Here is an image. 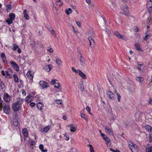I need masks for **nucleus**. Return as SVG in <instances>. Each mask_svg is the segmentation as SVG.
<instances>
[{"instance_id": "obj_1", "label": "nucleus", "mask_w": 152, "mask_h": 152, "mask_svg": "<svg viewBox=\"0 0 152 152\" xmlns=\"http://www.w3.org/2000/svg\"><path fill=\"white\" fill-rule=\"evenodd\" d=\"M23 100V99L20 98L17 99L16 102L13 103L12 105L13 109L14 111H17L20 109Z\"/></svg>"}, {"instance_id": "obj_2", "label": "nucleus", "mask_w": 152, "mask_h": 152, "mask_svg": "<svg viewBox=\"0 0 152 152\" xmlns=\"http://www.w3.org/2000/svg\"><path fill=\"white\" fill-rule=\"evenodd\" d=\"M98 23L101 28L105 31L108 33V34L110 33L109 30L105 27L106 26V23L105 19L102 17L99 18L98 21Z\"/></svg>"}, {"instance_id": "obj_3", "label": "nucleus", "mask_w": 152, "mask_h": 152, "mask_svg": "<svg viewBox=\"0 0 152 152\" xmlns=\"http://www.w3.org/2000/svg\"><path fill=\"white\" fill-rule=\"evenodd\" d=\"M129 146L132 152H138L139 150L137 146L135 144L131 143L129 144Z\"/></svg>"}, {"instance_id": "obj_4", "label": "nucleus", "mask_w": 152, "mask_h": 152, "mask_svg": "<svg viewBox=\"0 0 152 152\" xmlns=\"http://www.w3.org/2000/svg\"><path fill=\"white\" fill-rule=\"evenodd\" d=\"M104 128L106 133L108 135H114V133L112 129L109 128L107 126H104Z\"/></svg>"}, {"instance_id": "obj_5", "label": "nucleus", "mask_w": 152, "mask_h": 152, "mask_svg": "<svg viewBox=\"0 0 152 152\" xmlns=\"http://www.w3.org/2000/svg\"><path fill=\"white\" fill-rule=\"evenodd\" d=\"M115 35L118 38L124 40H126L127 39L124 36L121 35L118 31H116L114 33Z\"/></svg>"}, {"instance_id": "obj_6", "label": "nucleus", "mask_w": 152, "mask_h": 152, "mask_svg": "<svg viewBox=\"0 0 152 152\" xmlns=\"http://www.w3.org/2000/svg\"><path fill=\"white\" fill-rule=\"evenodd\" d=\"M89 42V46L91 48H94L95 46V42L94 39L91 37H89L88 38Z\"/></svg>"}, {"instance_id": "obj_7", "label": "nucleus", "mask_w": 152, "mask_h": 152, "mask_svg": "<svg viewBox=\"0 0 152 152\" xmlns=\"http://www.w3.org/2000/svg\"><path fill=\"white\" fill-rule=\"evenodd\" d=\"M146 7L148 9V12L149 13H151L152 11V1H148Z\"/></svg>"}, {"instance_id": "obj_8", "label": "nucleus", "mask_w": 152, "mask_h": 152, "mask_svg": "<svg viewBox=\"0 0 152 152\" xmlns=\"http://www.w3.org/2000/svg\"><path fill=\"white\" fill-rule=\"evenodd\" d=\"M10 63L11 66L15 70L18 71L19 70L18 66L16 63L13 61H11Z\"/></svg>"}, {"instance_id": "obj_9", "label": "nucleus", "mask_w": 152, "mask_h": 152, "mask_svg": "<svg viewBox=\"0 0 152 152\" xmlns=\"http://www.w3.org/2000/svg\"><path fill=\"white\" fill-rule=\"evenodd\" d=\"M107 96L112 100L115 99L114 94L110 91H108L107 94Z\"/></svg>"}, {"instance_id": "obj_10", "label": "nucleus", "mask_w": 152, "mask_h": 152, "mask_svg": "<svg viewBox=\"0 0 152 152\" xmlns=\"http://www.w3.org/2000/svg\"><path fill=\"white\" fill-rule=\"evenodd\" d=\"M3 107H4V112L7 114H9L10 112V108L9 105L7 104H5Z\"/></svg>"}, {"instance_id": "obj_11", "label": "nucleus", "mask_w": 152, "mask_h": 152, "mask_svg": "<svg viewBox=\"0 0 152 152\" xmlns=\"http://www.w3.org/2000/svg\"><path fill=\"white\" fill-rule=\"evenodd\" d=\"M4 99L5 102H8L11 99V97L7 93H5L4 94Z\"/></svg>"}, {"instance_id": "obj_12", "label": "nucleus", "mask_w": 152, "mask_h": 152, "mask_svg": "<svg viewBox=\"0 0 152 152\" xmlns=\"http://www.w3.org/2000/svg\"><path fill=\"white\" fill-rule=\"evenodd\" d=\"M40 86L42 87L43 88H47L48 87V84L44 81H40L39 83Z\"/></svg>"}, {"instance_id": "obj_13", "label": "nucleus", "mask_w": 152, "mask_h": 152, "mask_svg": "<svg viewBox=\"0 0 152 152\" xmlns=\"http://www.w3.org/2000/svg\"><path fill=\"white\" fill-rule=\"evenodd\" d=\"M68 126L70 127V130L71 132H75L77 130V126H75L74 124H69Z\"/></svg>"}, {"instance_id": "obj_14", "label": "nucleus", "mask_w": 152, "mask_h": 152, "mask_svg": "<svg viewBox=\"0 0 152 152\" xmlns=\"http://www.w3.org/2000/svg\"><path fill=\"white\" fill-rule=\"evenodd\" d=\"M52 66L50 64L44 66V69L46 72H49L52 69Z\"/></svg>"}, {"instance_id": "obj_15", "label": "nucleus", "mask_w": 152, "mask_h": 152, "mask_svg": "<svg viewBox=\"0 0 152 152\" xmlns=\"http://www.w3.org/2000/svg\"><path fill=\"white\" fill-rule=\"evenodd\" d=\"M79 54L80 55V64L81 65H83L85 64V60L83 57L82 56V55L80 52H79Z\"/></svg>"}, {"instance_id": "obj_16", "label": "nucleus", "mask_w": 152, "mask_h": 152, "mask_svg": "<svg viewBox=\"0 0 152 152\" xmlns=\"http://www.w3.org/2000/svg\"><path fill=\"white\" fill-rule=\"evenodd\" d=\"M123 13L126 15H128L129 14V11L126 7H125L122 9Z\"/></svg>"}, {"instance_id": "obj_17", "label": "nucleus", "mask_w": 152, "mask_h": 152, "mask_svg": "<svg viewBox=\"0 0 152 152\" xmlns=\"http://www.w3.org/2000/svg\"><path fill=\"white\" fill-rule=\"evenodd\" d=\"M134 46L137 50L140 51H142V49L140 48L141 45L139 44L136 43L134 44Z\"/></svg>"}, {"instance_id": "obj_18", "label": "nucleus", "mask_w": 152, "mask_h": 152, "mask_svg": "<svg viewBox=\"0 0 152 152\" xmlns=\"http://www.w3.org/2000/svg\"><path fill=\"white\" fill-rule=\"evenodd\" d=\"M79 75L83 78L84 79L86 78V76L81 71L79 70L78 73Z\"/></svg>"}, {"instance_id": "obj_19", "label": "nucleus", "mask_w": 152, "mask_h": 152, "mask_svg": "<svg viewBox=\"0 0 152 152\" xmlns=\"http://www.w3.org/2000/svg\"><path fill=\"white\" fill-rule=\"evenodd\" d=\"M26 75L27 77L30 79H32L33 77V74L31 73V71L28 72L27 73Z\"/></svg>"}, {"instance_id": "obj_20", "label": "nucleus", "mask_w": 152, "mask_h": 152, "mask_svg": "<svg viewBox=\"0 0 152 152\" xmlns=\"http://www.w3.org/2000/svg\"><path fill=\"white\" fill-rule=\"evenodd\" d=\"M26 10H25L23 12V14L24 15V18L26 20H28L29 19V17L28 15L27 14L26 12Z\"/></svg>"}, {"instance_id": "obj_21", "label": "nucleus", "mask_w": 152, "mask_h": 152, "mask_svg": "<svg viewBox=\"0 0 152 152\" xmlns=\"http://www.w3.org/2000/svg\"><path fill=\"white\" fill-rule=\"evenodd\" d=\"M56 62L58 66H59L62 65V61L60 59H56Z\"/></svg>"}, {"instance_id": "obj_22", "label": "nucleus", "mask_w": 152, "mask_h": 152, "mask_svg": "<svg viewBox=\"0 0 152 152\" xmlns=\"http://www.w3.org/2000/svg\"><path fill=\"white\" fill-rule=\"evenodd\" d=\"M22 132L24 136L26 137L28 136V132L26 129H24L22 130Z\"/></svg>"}, {"instance_id": "obj_23", "label": "nucleus", "mask_w": 152, "mask_h": 152, "mask_svg": "<svg viewBox=\"0 0 152 152\" xmlns=\"http://www.w3.org/2000/svg\"><path fill=\"white\" fill-rule=\"evenodd\" d=\"M136 79L137 81L140 83H142L143 81V78L141 77H137Z\"/></svg>"}, {"instance_id": "obj_24", "label": "nucleus", "mask_w": 152, "mask_h": 152, "mask_svg": "<svg viewBox=\"0 0 152 152\" xmlns=\"http://www.w3.org/2000/svg\"><path fill=\"white\" fill-rule=\"evenodd\" d=\"M145 128L146 130L149 132H151L152 130V127L148 125H146L145 126Z\"/></svg>"}, {"instance_id": "obj_25", "label": "nucleus", "mask_w": 152, "mask_h": 152, "mask_svg": "<svg viewBox=\"0 0 152 152\" xmlns=\"http://www.w3.org/2000/svg\"><path fill=\"white\" fill-rule=\"evenodd\" d=\"M43 105V104L40 102L38 103L37 104V107L38 109H39L40 110H42L43 109V108H42Z\"/></svg>"}, {"instance_id": "obj_26", "label": "nucleus", "mask_w": 152, "mask_h": 152, "mask_svg": "<svg viewBox=\"0 0 152 152\" xmlns=\"http://www.w3.org/2000/svg\"><path fill=\"white\" fill-rule=\"evenodd\" d=\"M72 12V10L70 8H69L68 9H66L65 10V13L67 15H69Z\"/></svg>"}, {"instance_id": "obj_27", "label": "nucleus", "mask_w": 152, "mask_h": 152, "mask_svg": "<svg viewBox=\"0 0 152 152\" xmlns=\"http://www.w3.org/2000/svg\"><path fill=\"white\" fill-rule=\"evenodd\" d=\"M44 146L42 144L40 145L39 146V148L40 150L42 151V152H47V150L46 149L44 150L43 149Z\"/></svg>"}, {"instance_id": "obj_28", "label": "nucleus", "mask_w": 152, "mask_h": 152, "mask_svg": "<svg viewBox=\"0 0 152 152\" xmlns=\"http://www.w3.org/2000/svg\"><path fill=\"white\" fill-rule=\"evenodd\" d=\"M32 96H28L26 97L25 99L27 102H30L32 100Z\"/></svg>"}, {"instance_id": "obj_29", "label": "nucleus", "mask_w": 152, "mask_h": 152, "mask_svg": "<svg viewBox=\"0 0 152 152\" xmlns=\"http://www.w3.org/2000/svg\"><path fill=\"white\" fill-rule=\"evenodd\" d=\"M9 17L10 19L13 20L15 18V15L14 13H11L9 14Z\"/></svg>"}, {"instance_id": "obj_30", "label": "nucleus", "mask_w": 152, "mask_h": 152, "mask_svg": "<svg viewBox=\"0 0 152 152\" xmlns=\"http://www.w3.org/2000/svg\"><path fill=\"white\" fill-rule=\"evenodd\" d=\"M50 127V126H48L45 127L43 129V132H45V133L47 132L49 130Z\"/></svg>"}, {"instance_id": "obj_31", "label": "nucleus", "mask_w": 152, "mask_h": 152, "mask_svg": "<svg viewBox=\"0 0 152 152\" xmlns=\"http://www.w3.org/2000/svg\"><path fill=\"white\" fill-rule=\"evenodd\" d=\"M0 86L2 89H4L5 88V86L4 84L3 83L1 80L0 79Z\"/></svg>"}, {"instance_id": "obj_32", "label": "nucleus", "mask_w": 152, "mask_h": 152, "mask_svg": "<svg viewBox=\"0 0 152 152\" xmlns=\"http://www.w3.org/2000/svg\"><path fill=\"white\" fill-rule=\"evenodd\" d=\"M81 118H84L87 122H88V119H87V116L86 115L82 113L81 114Z\"/></svg>"}, {"instance_id": "obj_33", "label": "nucleus", "mask_w": 152, "mask_h": 152, "mask_svg": "<svg viewBox=\"0 0 152 152\" xmlns=\"http://www.w3.org/2000/svg\"><path fill=\"white\" fill-rule=\"evenodd\" d=\"M6 7L7 8L6 9V10L7 12H9V11L11 9V5L10 4H7Z\"/></svg>"}, {"instance_id": "obj_34", "label": "nucleus", "mask_w": 152, "mask_h": 152, "mask_svg": "<svg viewBox=\"0 0 152 152\" xmlns=\"http://www.w3.org/2000/svg\"><path fill=\"white\" fill-rule=\"evenodd\" d=\"M103 139L106 142L107 144L110 141V139L106 135L105 137L103 138Z\"/></svg>"}, {"instance_id": "obj_35", "label": "nucleus", "mask_w": 152, "mask_h": 152, "mask_svg": "<svg viewBox=\"0 0 152 152\" xmlns=\"http://www.w3.org/2000/svg\"><path fill=\"white\" fill-rule=\"evenodd\" d=\"M146 152H152V147H149L146 148Z\"/></svg>"}, {"instance_id": "obj_36", "label": "nucleus", "mask_w": 152, "mask_h": 152, "mask_svg": "<svg viewBox=\"0 0 152 152\" xmlns=\"http://www.w3.org/2000/svg\"><path fill=\"white\" fill-rule=\"evenodd\" d=\"M116 7V4L113 2L112 3V4L110 6L111 8L113 9V10H114Z\"/></svg>"}, {"instance_id": "obj_37", "label": "nucleus", "mask_w": 152, "mask_h": 152, "mask_svg": "<svg viewBox=\"0 0 152 152\" xmlns=\"http://www.w3.org/2000/svg\"><path fill=\"white\" fill-rule=\"evenodd\" d=\"M1 56L4 61L6 60V58L5 57V55L4 53H1Z\"/></svg>"}, {"instance_id": "obj_38", "label": "nucleus", "mask_w": 152, "mask_h": 152, "mask_svg": "<svg viewBox=\"0 0 152 152\" xmlns=\"http://www.w3.org/2000/svg\"><path fill=\"white\" fill-rule=\"evenodd\" d=\"M13 78L15 82H18V78L17 75H16L15 74L13 75Z\"/></svg>"}, {"instance_id": "obj_39", "label": "nucleus", "mask_w": 152, "mask_h": 152, "mask_svg": "<svg viewBox=\"0 0 152 152\" xmlns=\"http://www.w3.org/2000/svg\"><path fill=\"white\" fill-rule=\"evenodd\" d=\"M4 104L3 103V101L1 100H0V110H1V108Z\"/></svg>"}, {"instance_id": "obj_40", "label": "nucleus", "mask_w": 152, "mask_h": 152, "mask_svg": "<svg viewBox=\"0 0 152 152\" xmlns=\"http://www.w3.org/2000/svg\"><path fill=\"white\" fill-rule=\"evenodd\" d=\"M60 86V84L59 83H56L54 84V87L58 89Z\"/></svg>"}, {"instance_id": "obj_41", "label": "nucleus", "mask_w": 152, "mask_h": 152, "mask_svg": "<svg viewBox=\"0 0 152 152\" xmlns=\"http://www.w3.org/2000/svg\"><path fill=\"white\" fill-rule=\"evenodd\" d=\"M72 30L73 32L75 33L76 34V35H77V34L79 33V32L77 30L75 29L74 26H72Z\"/></svg>"}, {"instance_id": "obj_42", "label": "nucleus", "mask_w": 152, "mask_h": 152, "mask_svg": "<svg viewBox=\"0 0 152 152\" xmlns=\"http://www.w3.org/2000/svg\"><path fill=\"white\" fill-rule=\"evenodd\" d=\"M89 146L90 147V152H94V148L93 146L90 144H89Z\"/></svg>"}, {"instance_id": "obj_43", "label": "nucleus", "mask_w": 152, "mask_h": 152, "mask_svg": "<svg viewBox=\"0 0 152 152\" xmlns=\"http://www.w3.org/2000/svg\"><path fill=\"white\" fill-rule=\"evenodd\" d=\"M13 48L12 49V50H16L18 48V46L15 44H13Z\"/></svg>"}, {"instance_id": "obj_44", "label": "nucleus", "mask_w": 152, "mask_h": 152, "mask_svg": "<svg viewBox=\"0 0 152 152\" xmlns=\"http://www.w3.org/2000/svg\"><path fill=\"white\" fill-rule=\"evenodd\" d=\"M6 77H7L8 78H11L12 77V75L10 74L7 71H6Z\"/></svg>"}, {"instance_id": "obj_45", "label": "nucleus", "mask_w": 152, "mask_h": 152, "mask_svg": "<svg viewBox=\"0 0 152 152\" xmlns=\"http://www.w3.org/2000/svg\"><path fill=\"white\" fill-rule=\"evenodd\" d=\"M13 20H11V19H10L8 20H6V22L7 23H8V24L9 25L10 24L12 23V21Z\"/></svg>"}, {"instance_id": "obj_46", "label": "nucleus", "mask_w": 152, "mask_h": 152, "mask_svg": "<svg viewBox=\"0 0 152 152\" xmlns=\"http://www.w3.org/2000/svg\"><path fill=\"white\" fill-rule=\"evenodd\" d=\"M143 66L141 64H139L138 66V68L139 70L142 71V69L143 68Z\"/></svg>"}, {"instance_id": "obj_47", "label": "nucleus", "mask_w": 152, "mask_h": 152, "mask_svg": "<svg viewBox=\"0 0 152 152\" xmlns=\"http://www.w3.org/2000/svg\"><path fill=\"white\" fill-rule=\"evenodd\" d=\"M86 110L87 111H88L89 112V113L90 114H91V113H90L91 108L87 106L86 107Z\"/></svg>"}, {"instance_id": "obj_48", "label": "nucleus", "mask_w": 152, "mask_h": 152, "mask_svg": "<svg viewBox=\"0 0 152 152\" xmlns=\"http://www.w3.org/2000/svg\"><path fill=\"white\" fill-rule=\"evenodd\" d=\"M117 96V99L118 101L119 102H120V98H121V96H120V94L118 93H117L116 94Z\"/></svg>"}, {"instance_id": "obj_49", "label": "nucleus", "mask_w": 152, "mask_h": 152, "mask_svg": "<svg viewBox=\"0 0 152 152\" xmlns=\"http://www.w3.org/2000/svg\"><path fill=\"white\" fill-rule=\"evenodd\" d=\"M149 142H152V134H149Z\"/></svg>"}, {"instance_id": "obj_50", "label": "nucleus", "mask_w": 152, "mask_h": 152, "mask_svg": "<svg viewBox=\"0 0 152 152\" xmlns=\"http://www.w3.org/2000/svg\"><path fill=\"white\" fill-rule=\"evenodd\" d=\"M13 124L15 126H17L18 125V121H15L13 122Z\"/></svg>"}, {"instance_id": "obj_51", "label": "nucleus", "mask_w": 152, "mask_h": 152, "mask_svg": "<svg viewBox=\"0 0 152 152\" xmlns=\"http://www.w3.org/2000/svg\"><path fill=\"white\" fill-rule=\"evenodd\" d=\"M72 70L75 73H78V71L76 70L74 68V67H72Z\"/></svg>"}, {"instance_id": "obj_52", "label": "nucleus", "mask_w": 152, "mask_h": 152, "mask_svg": "<svg viewBox=\"0 0 152 152\" xmlns=\"http://www.w3.org/2000/svg\"><path fill=\"white\" fill-rule=\"evenodd\" d=\"M134 28L135 31L137 32L139 31V29L137 27L135 26Z\"/></svg>"}, {"instance_id": "obj_53", "label": "nucleus", "mask_w": 152, "mask_h": 152, "mask_svg": "<svg viewBox=\"0 0 152 152\" xmlns=\"http://www.w3.org/2000/svg\"><path fill=\"white\" fill-rule=\"evenodd\" d=\"M149 36V35H147L146 36H145V37H144L143 38V39L145 40H147V39L148 38V37Z\"/></svg>"}, {"instance_id": "obj_54", "label": "nucleus", "mask_w": 152, "mask_h": 152, "mask_svg": "<svg viewBox=\"0 0 152 152\" xmlns=\"http://www.w3.org/2000/svg\"><path fill=\"white\" fill-rule=\"evenodd\" d=\"M76 23L77 25L79 26V27H81L80 22L79 21H76Z\"/></svg>"}, {"instance_id": "obj_55", "label": "nucleus", "mask_w": 152, "mask_h": 152, "mask_svg": "<svg viewBox=\"0 0 152 152\" xmlns=\"http://www.w3.org/2000/svg\"><path fill=\"white\" fill-rule=\"evenodd\" d=\"M35 105V103L34 102H31L30 103V106L32 107H34Z\"/></svg>"}, {"instance_id": "obj_56", "label": "nucleus", "mask_w": 152, "mask_h": 152, "mask_svg": "<svg viewBox=\"0 0 152 152\" xmlns=\"http://www.w3.org/2000/svg\"><path fill=\"white\" fill-rule=\"evenodd\" d=\"M51 33L52 35H55V31L54 30H51Z\"/></svg>"}, {"instance_id": "obj_57", "label": "nucleus", "mask_w": 152, "mask_h": 152, "mask_svg": "<svg viewBox=\"0 0 152 152\" xmlns=\"http://www.w3.org/2000/svg\"><path fill=\"white\" fill-rule=\"evenodd\" d=\"M86 2L89 4H91V0H86Z\"/></svg>"}, {"instance_id": "obj_58", "label": "nucleus", "mask_w": 152, "mask_h": 152, "mask_svg": "<svg viewBox=\"0 0 152 152\" xmlns=\"http://www.w3.org/2000/svg\"><path fill=\"white\" fill-rule=\"evenodd\" d=\"M55 80L54 79H53L52 80V81L51 82V83L52 84H55Z\"/></svg>"}, {"instance_id": "obj_59", "label": "nucleus", "mask_w": 152, "mask_h": 152, "mask_svg": "<svg viewBox=\"0 0 152 152\" xmlns=\"http://www.w3.org/2000/svg\"><path fill=\"white\" fill-rule=\"evenodd\" d=\"M22 94L23 95H26V93L25 91L23 89L22 90Z\"/></svg>"}, {"instance_id": "obj_60", "label": "nucleus", "mask_w": 152, "mask_h": 152, "mask_svg": "<svg viewBox=\"0 0 152 152\" xmlns=\"http://www.w3.org/2000/svg\"><path fill=\"white\" fill-rule=\"evenodd\" d=\"M48 50L50 53L53 52V50L52 48H50L49 50Z\"/></svg>"}, {"instance_id": "obj_61", "label": "nucleus", "mask_w": 152, "mask_h": 152, "mask_svg": "<svg viewBox=\"0 0 152 152\" xmlns=\"http://www.w3.org/2000/svg\"><path fill=\"white\" fill-rule=\"evenodd\" d=\"M17 51L19 53H20L21 52V51L20 49L18 47V48Z\"/></svg>"}, {"instance_id": "obj_62", "label": "nucleus", "mask_w": 152, "mask_h": 152, "mask_svg": "<svg viewBox=\"0 0 152 152\" xmlns=\"http://www.w3.org/2000/svg\"><path fill=\"white\" fill-rule=\"evenodd\" d=\"M1 74H2V75H3V76H5V73L4 72V71L3 70H2L1 71Z\"/></svg>"}, {"instance_id": "obj_63", "label": "nucleus", "mask_w": 152, "mask_h": 152, "mask_svg": "<svg viewBox=\"0 0 152 152\" xmlns=\"http://www.w3.org/2000/svg\"><path fill=\"white\" fill-rule=\"evenodd\" d=\"M57 103L58 104H61L62 102L61 101L58 100L57 101Z\"/></svg>"}, {"instance_id": "obj_64", "label": "nucleus", "mask_w": 152, "mask_h": 152, "mask_svg": "<svg viewBox=\"0 0 152 152\" xmlns=\"http://www.w3.org/2000/svg\"><path fill=\"white\" fill-rule=\"evenodd\" d=\"M101 136L103 137V138L105 137V136H106V135H105L103 133H101Z\"/></svg>"}]
</instances>
